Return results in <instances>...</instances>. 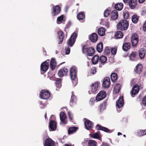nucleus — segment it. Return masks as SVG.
Segmentation results:
<instances>
[{
    "label": "nucleus",
    "mask_w": 146,
    "mask_h": 146,
    "mask_svg": "<svg viewBox=\"0 0 146 146\" xmlns=\"http://www.w3.org/2000/svg\"><path fill=\"white\" fill-rule=\"evenodd\" d=\"M82 53L86 54L88 56H92L95 53V49L91 47H88L86 45H84L82 47Z\"/></svg>",
    "instance_id": "1"
},
{
    "label": "nucleus",
    "mask_w": 146,
    "mask_h": 146,
    "mask_svg": "<svg viewBox=\"0 0 146 146\" xmlns=\"http://www.w3.org/2000/svg\"><path fill=\"white\" fill-rule=\"evenodd\" d=\"M129 27L128 21L125 19H121L117 24V29L122 31L126 30Z\"/></svg>",
    "instance_id": "2"
},
{
    "label": "nucleus",
    "mask_w": 146,
    "mask_h": 146,
    "mask_svg": "<svg viewBox=\"0 0 146 146\" xmlns=\"http://www.w3.org/2000/svg\"><path fill=\"white\" fill-rule=\"evenodd\" d=\"M70 76L72 82L74 85H76L77 83V72L75 68H72L70 71Z\"/></svg>",
    "instance_id": "3"
},
{
    "label": "nucleus",
    "mask_w": 146,
    "mask_h": 146,
    "mask_svg": "<svg viewBox=\"0 0 146 146\" xmlns=\"http://www.w3.org/2000/svg\"><path fill=\"white\" fill-rule=\"evenodd\" d=\"M131 38L133 46L134 47H137L139 41L138 35L134 33L132 35Z\"/></svg>",
    "instance_id": "4"
},
{
    "label": "nucleus",
    "mask_w": 146,
    "mask_h": 146,
    "mask_svg": "<svg viewBox=\"0 0 146 146\" xmlns=\"http://www.w3.org/2000/svg\"><path fill=\"white\" fill-rule=\"evenodd\" d=\"M49 60H47L43 62L40 65L41 73L43 74L48 70L49 68Z\"/></svg>",
    "instance_id": "5"
},
{
    "label": "nucleus",
    "mask_w": 146,
    "mask_h": 146,
    "mask_svg": "<svg viewBox=\"0 0 146 146\" xmlns=\"http://www.w3.org/2000/svg\"><path fill=\"white\" fill-rule=\"evenodd\" d=\"M40 98L46 100L49 98L50 96V93L48 90H42L39 94Z\"/></svg>",
    "instance_id": "6"
},
{
    "label": "nucleus",
    "mask_w": 146,
    "mask_h": 146,
    "mask_svg": "<svg viewBox=\"0 0 146 146\" xmlns=\"http://www.w3.org/2000/svg\"><path fill=\"white\" fill-rule=\"evenodd\" d=\"M139 90V86L137 84H135L132 88L130 93L131 96L133 97H134L136 95L138 94Z\"/></svg>",
    "instance_id": "7"
},
{
    "label": "nucleus",
    "mask_w": 146,
    "mask_h": 146,
    "mask_svg": "<svg viewBox=\"0 0 146 146\" xmlns=\"http://www.w3.org/2000/svg\"><path fill=\"white\" fill-rule=\"evenodd\" d=\"M77 34L76 33L72 34L68 41V44L70 47L72 46L75 43L76 38L77 37Z\"/></svg>",
    "instance_id": "8"
},
{
    "label": "nucleus",
    "mask_w": 146,
    "mask_h": 146,
    "mask_svg": "<svg viewBox=\"0 0 146 146\" xmlns=\"http://www.w3.org/2000/svg\"><path fill=\"white\" fill-rule=\"evenodd\" d=\"M106 96V92L104 90L100 91L96 97V100L99 101L105 98Z\"/></svg>",
    "instance_id": "9"
},
{
    "label": "nucleus",
    "mask_w": 146,
    "mask_h": 146,
    "mask_svg": "<svg viewBox=\"0 0 146 146\" xmlns=\"http://www.w3.org/2000/svg\"><path fill=\"white\" fill-rule=\"evenodd\" d=\"M60 119L62 124H65L67 123V117L63 111H61L60 113Z\"/></svg>",
    "instance_id": "10"
},
{
    "label": "nucleus",
    "mask_w": 146,
    "mask_h": 146,
    "mask_svg": "<svg viewBox=\"0 0 146 146\" xmlns=\"http://www.w3.org/2000/svg\"><path fill=\"white\" fill-rule=\"evenodd\" d=\"M85 128L88 130H92L94 127L93 123L88 119H87L85 122Z\"/></svg>",
    "instance_id": "11"
},
{
    "label": "nucleus",
    "mask_w": 146,
    "mask_h": 146,
    "mask_svg": "<svg viewBox=\"0 0 146 146\" xmlns=\"http://www.w3.org/2000/svg\"><path fill=\"white\" fill-rule=\"evenodd\" d=\"M124 104L123 96H120L116 102V106L118 108L122 107Z\"/></svg>",
    "instance_id": "12"
},
{
    "label": "nucleus",
    "mask_w": 146,
    "mask_h": 146,
    "mask_svg": "<svg viewBox=\"0 0 146 146\" xmlns=\"http://www.w3.org/2000/svg\"><path fill=\"white\" fill-rule=\"evenodd\" d=\"M68 70L65 68L61 69L58 73V75L60 77H62L67 75L68 72Z\"/></svg>",
    "instance_id": "13"
},
{
    "label": "nucleus",
    "mask_w": 146,
    "mask_h": 146,
    "mask_svg": "<svg viewBox=\"0 0 146 146\" xmlns=\"http://www.w3.org/2000/svg\"><path fill=\"white\" fill-rule=\"evenodd\" d=\"M110 84V78L109 77H105L103 83V86L105 88H109Z\"/></svg>",
    "instance_id": "14"
},
{
    "label": "nucleus",
    "mask_w": 146,
    "mask_h": 146,
    "mask_svg": "<svg viewBox=\"0 0 146 146\" xmlns=\"http://www.w3.org/2000/svg\"><path fill=\"white\" fill-rule=\"evenodd\" d=\"M53 10L52 11V14L54 16L58 15L60 12V7L58 5L54 6L53 7Z\"/></svg>",
    "instance_id": "15"
},
{
    "label": "nucleus",
    "mask_w": 146,
    "mask_h": 146,
    "mask_svg": "<svg viewBox=\"0 0 146 146\" xmlns=\"http://www.w3.org/2000/svg\"><path fill=\"white\" fill-rule=\"evenodd\" d=\"M44 146H55V143L51 139L47 138L45 141Z\"/></svg>",
    "instance_id": "16"
},
{
    "label": "nucleus",
    "mask_w": 146,
    "mask_h": 146,
    "mask_svg": "<svg viewBox=\"0 0 146 146\" xmlns=\"http://www.w3.org/2000/svg\"><path fill=\"white\" fill-rule=\"evenodd\" d=\"M99 84L98 82H96L93 84L91 86V90H90V92L91 91L93 93H96Z\"/></svg>",
    "instance_id": "17"
},
{
    "label": "nucleus",
    "mask_w": 146,
    "mask_h": 146,
    "mask_svg": "<svg viewBox=\"0 0 146 146\" xmlns=\"http://www.w3.org/2000/svg\"><path fill=\"white\" fill-rule=\"evenodd\" d=\"M96 128L97 130H102L106 132L110 133L112 132L111 130L108 129L106 127H102L100 125H97L96 126Z\"/></svg>",
    "instance_id": "18"
},
{
    "label": "nucleus",
    "mask_w": 146,
    "mask_h": 146,
    "mask_svg": "<svg viewBox=\"0 0 146 146\" xmlns=\"http://www.w3.org/2000/svg\"><path fill=\"white\" fill-rule=\"evenodd\" d=\"M50 130L52 131H55L56 129V123L54 121H51L50 122L49 126Z\"/></svg>",
    "instance_id": "19"
},
{
    "label": "nucleus",
    "mask_w": 146,
    "mask_h": 146,
    "mask_svg": "<svg viewBox=\"0 0 146 146\" xmlns=\"http://www.w3.org/2000/svg\"><path fill=\"white\" fill-rule=\"evenodd\" d=\"M137 55V53L136 52L132 51L130 54L129 58L130 60L132 61L137 60L136 56Z\"/></svg>",
    "instance_id": "20"
},
{
    "label": "nucleus",
    "mask_w": 146,
    "mask_h": 146,
    "mask_svg": "<svg viewBox=\"0 0 146 146\" xmlns=\"http://www.w3.org/2000/svg\"><path fill=\"white\" fill-rule=\"evenodd\" d=\"M57 34L58 35V39L60 40L58 43L60 44L62 42L63 40L64 33L62 31H59L58 32Z\"/></svg>",
    "instance_id": "21"
},
{
    "label": "nucleus",
    "mask_w": 146,
    "mask_h": 146,
    "mask_svg": "<svg viewBox=\"0 0 146 146\" xmlns=\"http://www.w3.org/2000/svg\"><path fill=\"white\" fill-rule=\"evenodd\" d=\"M85 15L83 12H79L77 15V18L78 20L82 22H83L85 18Z\"/></svg>",
    "instance_id": "22"
},
{
    "label": "nucleus",
    "mask_w": 146,
    "mask_h": 146,
    "mask_svg": "<svg viewBox=\"0 0 146 146\" xmlns=\"http://www.w3.org/2000/svg\"><path fill=\"white\" fill-rule=\"evenodd\" d=\"M143 70V67L142 65L141 64H138L134 69L135 72L138 74H140Z\"/></svg>",
    "instance_id": "23"
},
{
    "label": "nucleus",
    "mask_w": 146,
    "mask_h": 146,
    "mask_svg": "<svg viewBox=\"0 0 146 146\" xmlns=\"http://www.w3.org/2000/svg\"><path fill=\"white\" fill-rule=\"evenodd\" d=\"M56 63L54 58H52L50 63V66L52 70H54L56 68Z\"/></svg>",
    "instance_id": "24"
},
{
    "label": "nucleus",
    "mask_w": 146,
    "mask_h": 146,
    "mask_svg": "<svg viewBox=\"0 0 146 146\" xmlns=\"http://www.w3.org/2000/svg\"><path fill=\"white\" fill-rule=\"evenodd\" d=\"M146 50L144 48H142L139 50V56L140 58L141 59H143L145 55Z\"/></svg>",
    "instance_id": "25"
},
{
    "label": "nucleus",
    "mask_w": 146,
    "mask_h": 146,
    "mask_svg": "<svg viewBox=\"0 0 146 146\" xmlns=\"http://www.w3.org/2000/svg\"><path fill=\"white\" fill-rule=\"evenodd\" d=\"M129 7L132 9H134L137 5L136 0H130L129 2Z\"/></svg>",
    "instance_id": "26"
},
{
    "label": "nucleus",
    "mask_w": 146,
    "mask_h": 146,
    "mask_svg": "<svg viewBox=\"0 0 146 146\" xmlns=\"http://www.w3.org/2000/svg\"><path fill=\"white\" fill-rule=\"evenodd\" d=\"M100 133V131H98L97 132L93 133H90V136L94 138L97 139H98L99 140L102 141V138L100 137L99 134Z\"/></svg>",
    "instance_id": "27"
},
{
    "label": "nucleus",
    "mask_w": 146,
    "mask_h": 146,
    "mask_svg": "<svg viewBox=\"0 0 146 146\" xmlns=\"http://www.w3.org/2000/svg\"><path fill=\"white\" fill-rule=\"evenodd\" d=\"M98 38L97 34L95 33H93L90 35V39L92 42H95L97 40Z\"/></svg>",
    "instance_id": "28"
},
{
    "label": "nucleus",
    "mask_w": 146,
    "mask_h": 146,
    "mask_svg": "<svg viewBox=\"0 0 146 146\" xmlns=\"http://www.w3.org/2000/svg\"><path fill=\"white\" fill-rule=\"evenodd\" d=\"M130 47L131 45L129 42H125L123 44L122 49L124 51H127L130 48Z\"/></svg>",
    "instance_id": "29"
},
{
    "label": "nucleus",
    "mask_w": 146,
    "mask_h": 146,
    "mask_svg": "<svg viewBox=\"0 0 146 146\" xmlns=\"http://www.w3.org/2000/svg\"><path fill=\"white\" fill-rule=\"evenodd\" d=\"M111 17L112 20L116 19L118 17V13L117 12L116 10L113 11L111 13Z\"/></svg>",
    "instance_id": "30"
},
{
    "label": "nucleus",
    "mask_w": 146,
    "mask_h": 146,
    "mask_svg": "<svg viewBox=\"0 0 146 146\" xmlns=\"http://www.w3.org/2000/svg\"><path fill=\"white\" fill-rule=\"evenodd\" d=\"M107 60V57L104 56H101L99 58V62H100L101 64L102 65H103L105 64Z\"/></svg>",
    "instance_id": "31"
},
{
    "label": "nucleus",
    "mask_w": 146,
    "mask_h": 146,
    "mask_svg": "<svg viewBox=\"0 0 146 146\" xmlns=\"http://www.w3.org/2000/svg\"><path fill=\"white\" fill-rule=\"evenodd\" d=\"M121 89V85L119 84H117L114 87L113 91L115 94H118L120 92Z\"/></svg>",
    "instance_id": "32"
},
{
    "label": "nucleus",
    "mask_w": 146,
    "mask_h": 146,
    "mask_svg": "<svg viewBox=\"0 0 146 146\" xmlns=\"http://www.w3.org/2000/svg\"><path fill=\"white\" fill-rule=\"evenodd\" d=\"M78 127H70L68 130V133L69 135L73 133L76 131Z\"/></svg>",
    "instance_id": "33"
},
{
    "label": "nucleus",
    "mask_w": 146,
    "mask_h": 146,
    "mask_svg": "<svg viewBox=\"0 0 146 146\" xmlns=\"http://www.w3.org/2000/svg\"><path fill=\"white\" fill-rule=\"evenodd\" d=\"M115 38L116 39L122 38L123 37V33L121 31H117L115 33Z\"/></svg>",
    "instance_id": "34"
},
{
    "label": "nucleus",
    "mask_w": 146,
    "mask_h": 146,
    "mask_svg": "<svg viewBox=\"0 0 146 146\" xmlns=\"http://www.w3.org/2000/svg\"><path fill=\"white\" fill-rule=\"evenodd\" d=\"M123 7V4L122 3H116L115 5V8L117 10L120 11L122 10Z\"/></svg>",
    "instance_id": "35"
},
{
    "label": "nucleus",
    "mask_w": 146,
    "mask_h": 146,
    "mask_svg": "<svg viewBox=\"0 0 146 146\" xmlns=\"http://www.w3.org/2000/svg\"><path fill=\"white\" fill-rule=\"evenodd\" d=\"M77 100L76 97L73 93L72 95L70 100V104L71 105H73L74 103H76Z\"/></svg>",
    "instance_id": "36"
},
{
    "label": "nucleus",
    "mask_w": 146,
    "mask_h": 146,
    "mask_svg": "<svg viewBox=\"0 0 146 146\" xmlns=\"http://www.w3.org/2000/svg\"><path fill=\"white\" fill-rule=\"evenodd\" d=\"M99 58L97 55H95L92 59V61L94 64H97L99 60Z\"/></svg>",
    "instance_id": "37"
},
{
    "label": "nucleus",
    "mask_w": 146,
    "mask_h": 146,
    "mask_svg": "<svg viewBox=\"0 0 146 146\" xmlns=\"http://www.w3.org/2000/svg\"><path fill=\"white\" fill-rule=\"evenodd\" d=\"M140 17L137 15L136 14L134 15L132 17V21L133 23H136L139 19Z\"/></svg>",
    "instance_id": "38"
},
{
    "label": "nucleus",
    "mask_w": 146,
    "mask_h": 146,
    "mask_svg": "<svg viewBox=\"0 0 146 146\" xmlns=\"http://www.w3.org/2000/svg\"><path fill=\"white\" fill-rule=\"evenodd\" d=\"M103 44L102 42H100L98 44L96 47L97 51L99 52H101L103 50Z\"/></svg>",
    "instance_id": "39"
},
{
    "label": "nucleus",
    "mask_w": 146,
    "mask_h": 146,
    "mask_svg": "<svg viewBox=\"0 0 146 146\" xmlns=\"http://www.w3.org/2000/svg\"><path fill=\"white\" fill-rule=\"evenodd\" d=\"M105 29L103 28H100L98 30V33L100 36L104 35L105 33Z\"/></svg>",
    "instance_id": "40"
},
{
    "label": "nucleus",
    "mask_w": 146,
    "mask_h": 146,
    "mask_svg": "<svg viewBox=\"0 0 146 146\" xmlns=\"http://www.w3.org/2000/svg\"><path fill=\"white\" fill-rule=\"evenodd\" d=\"M111 78L112 82H115L117 78V75L116 73H113L111 74Z\"/></svg>",
    "instance_id": "41"
},
{
    "label": "nucleus",
    "mask_w": 146,
    "mask_h": 146,
    "mask_svg": "<svg viewBox=\"0 0 146 146\" xmlns=\"http://www.w3.org/2000/svg\"><path fill=\"white\" fill-rule=\"evenodd\" d=\"M107 100H106L101 104L100 106L101 110H103L106 109V106L107 105Z\"/></svg>",
    "instance_id": "42"
},
{
    "label": "nucleus",
    "mask_w": 146,
    "mask_h": 146,
    "mask_svg": "<svg viewBox=\"0 0 146 146\" xmlns=\"http://www.w3.org/2000/svg\"><path fill=\"white\" fill-rule=\"evenodd\" d=\"M89 146H97V143L94 140H90L88 143Z\"/></svg>",
    "instance_id": "43"
},
{
    "label": "nucleus",
    "mask_w": 146,
    "mask_h": 146,
    "mask_svg": "<svg viewBox=\"0 0 146 146\" xmlns=\"http://www.w3.org/2000/svg\"><path fill=\"white\" fill-rule=\"evenodd\" d=\"M61 80L60 79L58 78L56 80L55 84L57 87L60 88L61 86Z\"/></svg>",
    "instance_id": "44"
},
{
    "label": "nucleus",
    "mask_w": 146,
    "mask_h": 146,
    "mask_svg": "<svg viewBox=\"0 0 146 146\" xmlns=\"http://www.w3.org/2000/svg\"><path fill=\"white\" fill-rule=\"evenodd\" d=\"M123 17L125 20L128 18L129 16V12L127 10H125L123 12Z\"/></svg>",
    "instance_id": "45"
},
{
    "label": "nucleus",
    "mask_w": 146,
    "mask_h": 146,
    "mask_svg": "<svg viewBox=\"0 0 146 146\" xmlns=\"http://www.w3.org/2000/svg\"><path fill=\"white\" fill-rule=\"evenodd\" d=\"M138 134L139 136L146 135V129L145 130H141L139 131Z\"/></svg>",
    "instance_id": "46"
},
{
    "label": "nucleus",
    "mask_w": 146,
    "mask_h": 146,
    "mask_svg": "<svg viewBox=\"0 0 146 146\" xmlns=\"http://www.w3.org/2000/svg\"><path fill=\"white\" fill-rule=\"evenodd\" d=\"M64 17V15H62L58 17L57 19V22L58 24L60 23V22H62L63 20Z\"/></svg>",
    "instance_id": "47"
},
{
    "label": "nucleus",
    "mask_w": 146,
    "mask_h": 146,
    "mask_svg": "<svg viewBox=\"0 0 146 146\" xmlns=\"http://www.w3.org/2000/svg\"><path fill=\"white\" fill-rule=\"evenodd\" d=\"M111 11L109 9H106L104 12V15L105 17H108L110 14Z\"/></svg>",
    "instance_id": "48"
},
{
    "label": "nucleus",
    "mask_w": 146,
    "mask_h": 146,
    "mask_svg": "<svg viewBox=\"0 0 146 146\" xmlns=\"http://www.w3.org/2000/svg\"><path fill=\"white\" fill-rule=\"evenodd\" d=\"M141 104L144 106H146V96L143 98L141 102Z\"/></svg>",
    "instance_id": "49"
},
{
    "label": "nucleus",
    "mask_w": 146,
    "mask_h": 146,
    "mask_svg": "<svg viewBox=\"0 0 146 146\" xmlns=\"http://www.w3.org/2000/svg\"><path fill=\"white\" fill-rule=\"evenodd\" d=\"M104 52L106 54H109L110 52V50L109 47H106Z\"/></svg>",
    "instance_id": "50"
},
{
    "label": "nucleus",
    "mask_w": 146,
    "mask_h": 146,
    "mask_svg": "<svg viewBox=\"0 0 146 146\" xmlns=\"http://www.w3.org/2000/svg\"><path fill=\"white\" fill-rule=\"evenodd\" d=\"M117 48L114 47V48H112L111 49V53L115 55L116 54L117 51Z\"/></svg>",
    "instance_id": "51"
},
{
    "label": "nucleus",
    "mask_w": 146,
    "mask_h": 146,
    "mask_svg": "<svg viewBox=\"0 0 146 146\" xmlns=\"http://www.w3.org/2000/svg\"><path fill=\"white\" fill-rule=\"evenodd\" d=\"M68 115L69 118H70V121L72 122V120L73 119V115L71 114L70 112H68Z\"/></svg>",
    "instance_id": "52"
},
{
    "label": "nucleus",
    "mask_w": 146,
    "mask_h": 146,
    "mask_svg": "<svg viewBox=\"0 0 146 146\" xmlns=\"http://www.w3.org/2000/svg\"><path fill=\"white\" fill-rule=\"evenodd\" d=\"M96 69L95 68H92L90 71V74H94L96 72Z\"/></svg>",
    "instance_id": "53"
},
{
    "label": "nucleus",
    "mask_w": 146,
    "mask_h": 146,
    "mask_svg": "<svg viewBox=\"0 0 146 146\" xmlns=\"http://www.w3.org/2000/svg\"><path fill=\"white\" fill-rule=\"evenodd\" d=\"M143 29L144 31H146V20L144 22L143 25Z\"/></svg>",
    "instance_id": "54"
},
{
    "label": "nucleus",
    "mask_w": 146,
    "mask_h": 146,
    "mask_svg": "<svg viewBox=\"0 0 146 146\" xmlns=\"http://www.w3.org/2000/svg\"><path fill=\"white\" fill-rule=\"evenodd\" d=\"M70 51V48L68 47L66 48H65V53L66 54H69Z\"/></svg>",
    "instance_id": "55"
},
{
    "label": "nucleus",
    "mask_w": 146,
    "mask_h": 146,
    "mask_svg": "<svg viewBox=\"0 0 146 146\" xmlns=\"http://www.w3.org/2000/svg\"><path fill=\"white\" fill-rule=\"evenodd\" d=\"M95 101L94 98H91L90 101V103L91 105H93Z\"/></svg>",
    "instance_id": "56"
},
{
    "label": "nucleus",
    "mask_w": 146,
    "mask_h": 146,
    "mask_svg": "<svg viewBox=\"0 0 146 146\" xmlns=\"http://www.w3.org/2000/svg\"><path fill=\"white\" fill-rule=\"evenodd\" d=\"M100 146H110V145L108 143L102 142Z\"/></svg>",
    "instance_id": "57"
},
{
    "label": "nucleus",
    "mask_w": 146,
    "mask_h": 146,
    "mask_svg": "<svg viewBox=\"0 0 146 146\" xmlns=\"http://www.w3.org/2000/svg\"><path fill=\"white\" fill-rule=\"evenodd\" d=\"M88 143V141L84 140L82 142V144L83 146H87Z\"/></svg>",
    "instance_id": "58"
},
{
    "label": "nucleus",
    "mask_w": 146,
    "mask_h": 146,
    "mask_svg": "<svg viewBox=\"0 0 146 146\" xmlns=\"http://www.w3.org/2000/svg\"><path fill=\"white\" fill-rule=\"evenodd\" d=\"M40 108L42 109L44 108L46 106V105L44 104H43L42 103V102H40Z\"/></svg>",
    "instance_id": "59"
},
{
    "label": "nucleus",
    "mask_w": 146,
    "mask_h": 146,
    "mask_svg": "<svg viewBox=\"0 0 146 146\" xmlns=\"http://www.w3.org/2000/svg\"><path fill=\"white\" fill-rule=\"evenodd\" d=\"M42 50L43 51V54L45 55H46V52L44 48H42Z\"/></svg>",
    "instance_id": "60"
},
{
    "label": "nucleus",
    "mask_w": 146,
    "mask_h": 146,
    "mask_svg": "<svg viewBox=\"0 0 146 146\" xmlns=\"http://www.w3.org/2000/svg\"><path fill=\"white\" fill-rule=\"evenodd\" d=\"M139 2V3H143L145 1V0H138Z\"/></svg>",
    "instance_id": "61"
},
{
    "label": "nucleus",
    "mask_w": 146,
    "mask_h": 146,
    "mask_svg": "<svg viewBox=\"0 0 146 146\" xmlns=\"http://www.w3.org/2000/svg\"><path fill=\"white\" fill-rule=\"evenodd\" d=\"M142 97V96L141 95H139V96L137 98V100L141 99Z\"/></svg>",
    "instance_id": "62"
},
{
    "label": "nucleus",
    "mask_w": 146,
    "mask_h": 146,
    "mask_svg": "<svg viewBox=\"0 0 146 146\" xmlns=\"http://www.w3.org/2000/svg\"><path fill=\"white\" fill-rule=\"evenodd\" d=\"M69 26H70V25L69 24L66 25V27L65 28V29H68V28H69Z\"/></svg>",
    "instance_id": "63"
},
{
    "label": "nucleus",
    "mask_w": 146,
    "mask_h": 146,
    "mask_svg": "<svg viewBox=\"0 0 146 146\" xmlns=\"http://www.w3.org/2000/svg\"><path fill=\"white\" fill-rule=\"evenodd\" d=\"M122 135V133L120 132H119L117 133V135L119 136L120 135Z\"/></svg>",
    "instance_id": "64"
}]
</instances>
